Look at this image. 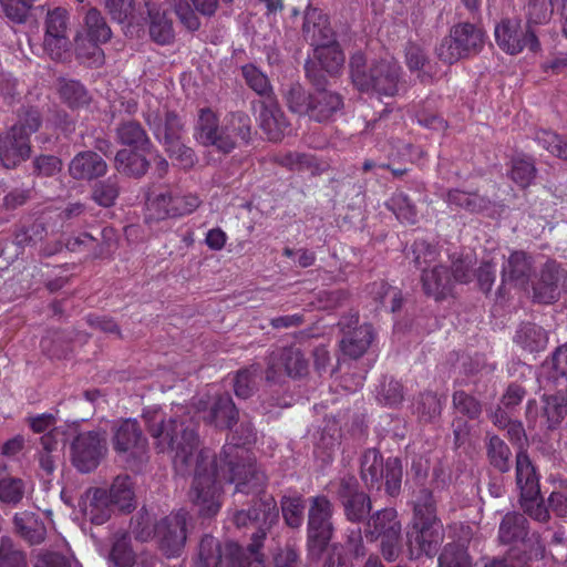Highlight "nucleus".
I'll use <instances>...</instances> for the list:
<instances>
[{"mask_svg":"<svg viewBox=\"0 0 567 567\" xmlns=\"http://www.w3.org/2000/svg\"><path fill=\"white\" fill-rule=\"evenodd\" d=\"M494 34L497 45L513 55L522 52L525 48H529L533 52L540 49L535 32L529 27L523 28L520 21L516 19H503L496 24Z\"/></svg>","mask_w":567,"mask_h":567,"instance_id":"obj_12","label":"nucleus"},{"mask_svg":"<svg viewBox=\"0 0 567 567\" xmlns=\"http://www.w3.org/2000/svg\"><path fill=\"white\" fill-rule=\"evenodd\" d=\"M82 511L92 524L102 525L107 522L114 511L107 497V489H89L82 499Z\"/></svg>","mask_w":567,"mask_h":567,"instance_id":"obj_20","label":"nucleus"},{"mask_svg":"<svg viewBox=\"0 0 567 567\" xmlns=\"http://www.w3.org/2000/svg\"><path fill=\"white\" fill-rule=\"evenodd\" d=\"M0 567H28L25 554L4 536L0 538Z\"/></svg>","mask_w":567,"mask_h":567,"instance_id":"obj_55","label":"nucleus"},{"mask_svg":"<svg viewBox=\"0 0 567 567\" xmlns=\"http://www.w3.org/2000/svg\"><path fill=\"white\" fill-rule=\"evenodd\" d=\"M150 18V35L152 40L161 45L169 44L174 39L172 21L166 17L165 11L157 8L153 1L145 2Z\"/></svg>","mask_w":567,"mask_h":567,"instance_id":"obj_28","label":"nucleus"},{"mask_svg":"<svg viewBox=\"0 0 567 567\" xmlns=\"http://www.w3.org/2000/svg\"><path fill=\"white\" fill-rule=\"evenodd\" d=\"M259 126L269 141H280L289 128V122L275 99L260 102Z\"/></svg>","mask_w":567,"mask_h":567,"instance_id":"obj_18","label":"nucleus"},{"mask_svg":"<svg viewBox=\"0 0 567 567\" xmlns=\"http://www.w3.org/2000/svg\"><path fill=\"white\" fill-rule=\"evenodd\" d=\"M395 533H401V524L394 508L379 511L368 520L365 535L371 540L391 536Z\"/></svg>","mask_w":567,"mask_h":567,"instance_id":"obj_24","label":"nucleus"},{"mask_svg":"<svg viewBox=\"0 0 567 567\" xmlns=\"http://www.w3.org/2000/svg\"><path fill=\"white\" fill-rule=\"evenodd\" d=\"M385 464L375 449L367 450L361 457V476L369 487H380L383 480Z\"/></svg>","mask_w":567,"mask_h":567,"instance_id":"obj_33","label":"nucleus"},{"mask_svg":"<svg viewBox=\"0 0 567 567\" xmlns=\"http://www.w3.org/2000/svg\"><path fill=\"white\" fill-rule=\"evenodd\" d=\"M333 505L323 495L310 498L308 511V548L312 556H320L333 535Z\"/></svg>","mask_w":567,"mask_h":567,"instance_id":"obj_8","label":"nucleus"},{"mask_svg":"<svg viewBox=\"0 0 567 567\" xmlns=\"http://www.w3.org/2000/svg\"><path fill=\"white\" fill-rule=\"evenodd\" d=\"M511 450L506 443L496 435H492L487 443V456L489 463L501 472L509 470Z\"/></svg>","mask_w":567,"mask_h":567,"instance_id":"obj_49","label":"nucleus"},{"mask_svg":"<svg viewBox=\"0 0 567 567\" xmlns=\"http://www.w3.org/2000/svg\"><path fill=\"white\" fill-rule=\"evenodd\" d=\"M308 371V361L298 348H282L269 355L266 379L278 382L281 377L300 378Z\"/></svg>","mask_w":567,"mask_h":567,"instance_id":"obj_13","label":"nucleus"},{"mask_svg":"<svg viewBox=\"0 0 567 567\" xmlns=\"http://www.w3.org/2000/svg\"><path fill=\"white\" fill-rule=\"evenodd\" d=\"M544 413L547 417L548 427H557L567 414V394L557 393L545 396Z\"/></svg>","mask_w":567,"mask_h":567,"instance_id":"obj_50","label":"nucleus"},{"mask_svg":"<svg viewBox=\"0 0 567 567\" xmlns=\"http://www.w3.org/2000/svg\"><path fill=\"white\" fill-rule=\"evenodd\" d=\"M148 165V161L145 156L133 151L121 150L115 156L116 169L128 176H143L147 172Z\"/></svg>","mask_w":567,"mask_h":567,"instance_id":"obj_36","label":"nucleus"},{"mask_svg":"<svg viewBox=\"0 0 567 567\" xmlns=\"http://www.w3.org/2000/svg\"><path fill=\"white\" fill-rule=\"evenodd\" d=\"M406 554L409 559H422V565L433 564V557L444 540V528L440 519L413 520L412 528L408 533Z\"/></svg>","mask_w":567,"mask_h":567,"instance_id":"obj_7","label":"nucleus"},{"mask_svg":"<svg viewBox=\"0 0 567 567\" xmlns=\"http://www.w3.org/2000/svg\"><path fill=\"white\" fill-rule=\"evenodd\" d=\"M453 406L457 413L471 420L477 419L482 413L480 401L463 390L454 392Z\"/></svg>","mask_w":567,"mask_h":567,"instance_id":"obj_58","label":"nucleus"},{"mask_svg":"<svg viewBox=\"0 0 567 567\" xmlns=\"http://www.w3.org/2000/svg\"><path fill=\"white\" fill-rule=\"evenodd\" d=\"M436 54L441 61L449 64H453L458 60L466 58L451 32L436 48Z\"/></svg>","mask_w":567,"mask_h":567,"instance_id":"obj_64","label":"nucleus"},{"mask_svg":"<svg viewBox=\"0 0 567 567\" xmlns=\"http://www.w3.org/2000/svg\"><path fill=\"white\" fill-rule=\"evenodd\" d=\"M527 534V519L524 515L508 513L503 517L498 529V538L503 544L523 543Z\"/></svg>","mask_w":567,"mask_h":567,"instance_id":"obj_31","label":"nucleus"},{"mask_svg":"<svg viewBox=\"0 0 567 567\" xmlns=\"http://www.w3.org/2000/svg\"><path fill=\"white\" fill-rule=\"evenodd\" d=\"M165 147L171 158L177 161L181 167L187 169L195 165L196 155L194 151L181 143L179 140L166 144Z\"/></svg>","mask_w":567,"mask_h":567,"instance_id":"obj_63","label":"nucleus"},{"mask_svg":"<svg viewBox=\"0 0 567 567\" xmlns=\"http://www.w3.org/2000/svg\"><path fill=\"white\" fill-rule=\"evenodd\" d=\"M238 411L228 394L220 395L213 403L206 421L218 429H228L236 423Z\"/></svg>","mask_w":567,"mask_h":567,"instance_id":"obj_32","label":"nucleus"},{"mask_svg":"<svg viewBox=\"0 0 567 567\" xmlns=\"http://www.w3.org/2000/svg\"><path fill=\"white\" fill-rule=\"evenodd\" d=\"M516 486L520 497L538 496L540 494L538 476L525 452H519L516 455Z\"/></svg>","mask_w":567,"mask_h":567,"instance_id":"obj_25","label":"nucleus"},{"mask_svg":"<svg viewBox=\"0 0 567 567\" xmlns=\"http://www.w3.org/2000/svg\"><path fill=\"white\" fill-rule=\"evenodd\" d=\"M359 317L352 315L350 318H344L339 322V326L344 331V336L340 341V348L344 355L351 359H358L365 353L370 347L374 332L369 323L357 326Z\"/></svg>","mask_w":567,"mask_h":567,"instance_id":"obj_14","label":"nucleus"},{"mask_svg":"<svg viewBox=\"0 0 567 567\" xmlns=\"http://www.w3.org/2000/svg\"><path fill=\"white\" fill-rule=\"evenodd\" d=\"M117 138L122 144L141 151H146L151 144L144 128L134 121L125 122L118 126Z\"/></svg>","mask_w":567,"mask_h":567,"instance_id":"obj_39","label":"nucleus"},{"mask_svg":"<svg viewBox=\"0 0 567 567\" xmlns=\"http://www.w3.org/2000/svg\"><path fill=\"white\" fill-rule=\"evenodd\" d=\"M476 265V258L471 255H458L452 257V279L453 281L466 284L473 278V269Z\"/></svg>","mask_w":567,"mask_h":567,"instance_id":"obj_57","label":"nucleus"},{"mask_svg":"<svg viewBox=\"0 0 567 567\" xmlns=\"http://www.w3.org/2000/svg\"><path fill=\"white\" fill-rule=\"evenodd\" d=\"M30 155V142L25 136L19 137L11 131L0 135V163L11 168L20 164Z\"/></svg>","mask_w":567,"mask_h":567,"instance_id":"obj_21","label":"nucleus"},{"mask_svg":"<svg viewBox=\"0 0 567 567\" xmlns=\"http://www.w3.org/2000/svg\"><path fill=\"white\" fill-rule=\"evenodd\" d=\"M106 432L91 430L80 432L70 445V456L73 466L81 473L94 471L107 454Z\"/></svg>","mask_w":567,"mask_h":567,"instance_id":"obj_9","label":"nucleus"},{"mask_svg":"<svg viewBox=\"0 0 567 567\" xmlns=\"http://www.w3.org/2000/svg\"><path fill=\"white\" fill-rule=\"evenodd\" d=\"M143 419L158 452L173 454L175 471L181 475L194 473L189 498L200 515L217 514L221 505L218 466L210 450H198L195 423L187 417L166 420L158 409L145 410Z\"/></svg>","mask_w":567,"mask_h":567,"instance_id":"obj_1","label":"nucleus"},{"mask_svg":"<svg viewBox=\"0 0 567 567\" xmlns=\"http://www.w3.org/2000/svg\"><path fill=\"white\" fill-rule=\"evenodd\" d=\"M107 497L112 506L121 512L130 513L135 509V491L131 477L116 476L107 491Z\"/></svg>","mask_w":567,"mask_h":567,"instance_id":"obj_27","label":"nucleus"},{"mask_svg":"<svg viewBox=\"0 0 567 567\" xmlns=\"http://www.w3.org/2000/svg\"><path fill=\"white\" fill-rule=\"evenodd\" d=\"M41 123L42 120L39 111L33 107H27L19 113L18 121L10 131L19 137L25 136L29 142L30 136L39 130Z\"/></svg>","mask_w":567,"mask_h":567,"instance_id":"obj_48","label":"nucleus"},{"mask_svg":"<svg viewBox=\"0 0 567 567\" xmlns=\"http://www.w3.org/2000/svg\"><path fill=\"white\" fill-rule=\"evenodd\" d=\"M69 12L64 8H54L50 10L45 18V35L49 41L64 43V35H68Z\"/></svg>","mask_w":567,"mask_h":567,"instance_id":"obj_40","label":"nucleus"},{"mask_svg":"<svg viewBox=\"0 0 567 567\" xmlns=\"http://www.w3.org/2000/svg\"><path fill=\"white\" fill-rule=\"evenodd\" d=\"M422 287L424 292L435 300L444 299L453 288V279L447 269L443 266H435L430 270H423Z\"/></svg>","mask_w":567,"mask_h":567,"instance_id":"obj_23","label":"nucleus"},{"mask_svg":"<svg viewBox=\"0 0 567 567\" xmlns=\"http://www.w3.org/2000/svg\"><path fill=\"white\" fill-rule=\"evenodd\" d=\"M24 495L23 481L7 475V466L0 464V501L7 504H18Z\"/></svg>","mask_w":567,"mask_h":567,"instance_id":"obj_42","label":"nucleus"},{"mask_svg":"<svg viewBox=\"0 0 567 567\" xmlns=\"http://www.w3.org/2000/svg\"><path fill=\"white\" fill-rule=\"evenodd\" d=\"M150 103L145 120L153 131L155 137L164 145L181 138L183 123L179 116L165 106L161 107Z\"/></svg>","mask_w":567,"mask_h":567,"instance_id":"obj_16","label":"nucleus"},{"mask_svg":"<svg viewBox=\"0 0 567 567\" xmlns=\"http://www.w3.org/2000/svg\"><path fill=\"white\" fill-rule=\"evenodd\" d=\"M383 478H385V489L391 496L399 494L402 481V466L399 458H388Z\"/></svg>","mask_w":567,"mask_h":567,"instance_id":"obj_62","label":"nucleus"},{"mask_svg":"<svg viewBox=\"0 0 567 567\" xmlns=\"http://www.w3.org/2000/svg\"><path fill=\"white\" fill-rule=\"evenodd\" d=\"M303 35L315 47L313 60L327 73L334 74L343 66L344 54L333 38L327 18L316 8H308L302 27Z\"/></svg>","mask_w":567,"mask_h":567,"instance_id":"obj_5","label":"nucleus"},{"mask_svg":"<svg viewBox=\"0 0 567 567\" xmlns=\"http://www.w3.org/2000/svg\"><path fill=\"white\" fill-rule=\"evenodd\" d=\"M239 547L229 543L221 547L220 543L210 535L202 538L197 567H244L237 555Z\"/></svg>","mask_w":567,"mask_h":567,"instance_id":"obj_15","label":"nucleus"},{"mask_svg":"<svg viewBox=\"0 0 567 567\" xmlns=\"http://www.w3.org/2000/svg\"><path fill=\"white\" fill-rule=\"evenodd\" d=\"M558 265L555 261L545 264L540 278L534 286V300L542 303L554 302L558 295Z\"/></svg>","mask_w":567,"mask_h":567,"instance_id":"obj_26","label":"nucleus"},{"mask_svg":"<svg viewBox=\"0 0 567 567\" xmlns=\"http://www.w3.org/2000/svg\"><path fill=\"white\" fill-rule=\"evenodd\" d=\"M85 33L90 42L105 43L112 37V31L102 13L91 8L84 17Z\"/></svg>","mask_w":567,"mask_h":567,"instance_id":"obj_37","label":"nucleus"},{"mask_svg":"<svg viewBox=\"0 0 567 567\" xmlns=\"http://www.w3.org/2000/svg\"><path fill=\"white\" fill-rule=\"evenodd\" d=\"M118 193L120 188L117 177L111 176L107 179L95 184L92 198L100 206L111 207L114 205Z\"/></svg>","mask_w":567,"mask_h":567,"instance_id":"obj_52","label":"nucleus"},{"mask_svg":"<svg viewBox=\"0 0 567 567\" xmlns=\"http://www.w3.org/2000/svg\"><path fill=\"white\" fill-rule=\"evenodd\" d=\"M386 207L393 212L399 220L406 224H415L417 212L415 205L403 192H395L386 202Z\"/></svg>","mask_w":567,"mask_h":567,"instance_id":"obj_43","label":"nucleus"},{"mask_svg":"<svg viewBox=\"0 0 567 567\" xmlns=\"http://www.w3.org/2000/svg\"><path fill=\"white\" fill-rule=\"evenodd\" d=\"M112 432L113 449L126 463L133 466L146 460L147 440L136 420H122Z\"/></svg>","mask_w":567,"mask_h":567,"instance_id":"obj_10","label":"nucleus"},{"mask_svg":"<svg viewBox=\"0 0 567 567\" xmlns=\"http://www.w3.org/2000/svg\"><path fill=\"white\" fill-rule=\"evenodd\" d=\"M17 532L30 544H40L44 540L47 529L37 516L29 512L18 513L13 517Z\"/></svg>","mask_w":567,"mask_h":567,"instance_id":"obj_34","label":"nucleus"},{"mask_svg":"<svg viewBox=\"0 0 567 567\" xmlns=\"http://www.w3.org/2000/svg\"><path fill=\"white\" fill-rule=\"evenodd\" d=\"M45 236V227L42 223H33L29 226L21 227L14 236V244L24 248L34 246Z\"/></svg>","mask_w":567,"mask_h":567,"instance_id":"obj_61","label":"nucleus"},{"mask_svg":"<svg viewBox=\"0 0 567 567\" xmlns=\"http://www.w3.org/2000/svg\"><path fill=\"white\" fill-rule=\"evenodd\" d=\"M172 192L164 190L147 197L145 220L147 223L172 218Z\"/></svg>","mask_w":567,"mask_h":567,"instance_id":"obj_38","label":"nucleus"},{"mask_svg":"<svg viewBox=\"0 0 567 567\" xmlns=\"http://www.w3.org/2000/svg\"><path fill=\"white\" fill-rule=\"evenodd\" d=\"M246 84L265 100L272 97V86L268 76L252 64L244 65L241 69Z\"/></svg>","mask_w":567,"mask_h":567,"instance_id":"obj_47","label":"nucleus"},{"mask_svg":"<svg viewBox=\"0 0 567 567\" xmlns=\"http://www.w3.org/2000/svg\"><path fill=\"white\" fill-rule=\"evenodd\" d=\"M59 93L61 99L70 107H81L86 105L90 101L87 91L79 81L65 79L60 80Z\"/></svg>","mask_w":567,"mask_h":567,"instance_id":"obj_44","label":"nucleus"},{"mask_svg":"<svg viewBox=\"0 0 567 567\" xmlns=\"http://www.w3.org/2000/svg\"><path fill=\"white\" fill-rule=\"evenodd\" d=\"M343 100L340 94L327 90H318L312 94L309 117L316 122H327L340 112Z\"/></svg>","mask_w":567,"mask_h":567,"instance_id":"obj_22","label":"nucleus"},{"mask_svg":"<svg viewBox=\"0 0 567 567\" xmlns=\"http://www.w3.org/2000/svg\"><path fill=\"white\" fill-rule=\"evenodd\" d=\"M286 101L291 112L309 116L312 94H308L301 85L292 84L286 92Z\"/></svg>","mask_w":567,"mask_h":567,"instance_id":"obj_53","label":"nucleus"},{"mask_svg":"<svg viewBox=\"0 0 567 567\" xmlns=\"http://www.w3.org/2000/svg\"><path fill=\"white\" fill-rule=\"evenodd\" d=\"M442 401L432 392H426L420 395L416 404L417 416L425 421H432L441 414Z\"/></svg>","mask_w":567,"mask_h":567,"instance_id":"obj_59","label":"nucleus"},{"mask_svg":"<svg viewBox=\"0 0 567 567\" xmlns=\"http://www.w3.org/2000/svg\"><path fill=\"white\" fill-rule=\"evenodd\" d=\"M465 56L477 53L484 44V32L472 23H458L451 31Z\"/></svg>","mask_w":567,"mask_h":567,"instance_id":"obj_30","label":"nucleus"},{"mask_svg":"<svg viewBox=\"0 0 567 567\" xmlns=\"http://www.w3.org/2000/svg\"><path fill=\"white\" fill-rule=\"evenodd\" d=\"M350 72L354 86L362 92L394 96L399 92L401 66L393 58H384L367 66L362 52H355L350 59Z\"/></svg>","mask_w":567,"mask_h":567,"instance_id":"obj_4","label":"nucleus"},{"mask_svg":"<svg viewBox=\"0 0 567 567\" xmlns=\"http://www.w3.org/2000/svg\"><path fill=\"white\" fill-rule=\"evenodd\" d=\"M303 503L301 497H284L281 501V511L284 518L292 528H298L303 522Z\"/></svg>","mask_w":567,"mask_h":567,"instance_id":"obj_60","label":"nucleus"},{"mask_svg":"<svg viewBox=\"0 0 567 567\" xmlns=\"http://www.w3.org/2000/svg\"><path fill=\"white\" fill-rule=\"evenodd\" d=\"M344 514L351 522H360L369 514L371 502L367 494L359 492L357 495L342 502Z\"/></svg>","mask_w":567,"mask_h":567,"instance_id":"obj_54","label":"nucleus"},{"mask_svg":"<svg viewBox=\"0 0 567 567\" xmlns=\"http://www.w3.org/2000/svg\"><path fill=\"white\" fill-rule=\"evenodd\" d=\"M259 372L260 369L257 365L237 372L234 378V391L238 398L247 399L252 394Z\"/></svg>","mask_w":567,"mask_h":567,"instance_id":"obj_56","label":"nucleus"},{"mask_svg":"<svg viewBox=\"0 0 567 567\" xmlns=\"http://www.w3.org/2000/svg\"><path fill=\"white\" fill-rule=\"evenodd\" d=\"M187 517L184 511L172 513L154 526V536L162 553L171 558L182 555L187 538Z\"/></svg>","mask_w":567,"mask_h":567,"instance_id":"obj_11","label":"nucleus"},{"mask_svg":"<svg viewBox=\"0 0 567 567\" xmlns=\"http://www.w3.org/2000/svg\"><path fill=\"white\" fill-rule=\"evenodd\" d=\"M530 271V258L523 251H514L503 266V281L515 282L516 285L524 287L528 281Z\"/></svg>","mask_w":567,"mask_h":567,"instance_id":"obj_29","label":"nucleus"},{"mask_svg":"<svg viewBox=\"0 0 567 567\" xmlns=\"http://www.w3.org/2000/svg\"><path fill=\"white\" fill-rule=\"evenodd\" d=\"M256 440V432L249 422H243L231 437V443L224 445L219 462L227 466L221 477L235 484L236 494L259 495L266 484V475L257 467L246 445ZM221 472L224 468L221 467Z\"/></svg>","mask_w":567,"mask_h":567,"instance_id":"obj_2","label":"nucleus"},{"mask_svg":"<svg viewBox=\"0 0 567 567\" xmlns=\"http://www.w3.org/2000/svg\"><path fill=\"white\" fill-rule=\"evenodd\" d=\"M195 140L205 147H213L223 154L248 144L251 140V120L241 111L229 112L221 120L209 107L198 111L194 126Z\"/></svg>","mask_w":567,"mask_h":567,"instance_id":"obj_3","label":"nucleus"},{"mask_svg":"<svg viewBox=\"0 0 567 567\" xmlns=\"http://www.w3.org/2000/svg\"><path fill=\"white\" fill-rule=\"evenodd\" d=\"M485 197L480 196L477 193L464 192L461 189H451L445 195V200L450 206L464 208L468 212H480L486 207Z\"/></svg>","mask_w":567,"mask_h":567,"instance_id":"obj_45","label":"nucleus"},{"mask_svg":"<svg viewBox=\"0 0 567 567\" xmlns=\"http://www.w3.org/2000/svg\"><path fill=\"white\" fill-rule=\"evenodd\" d=\"M106 162L95 152L85 151L76 154L69 164L70 175L79 181H92L105 175Z\"/></svg>","mask_w":567,"mask_h":567,"instance_id":"obj_19","label":"nucleus"},{"mask_svg":"<svg viewBox=\"0 0 567 567\" xmlns=\"http://www.w3.org/2000/svg\"><path fill=\"white\" fill-rule=\"evenodd\" d=\"M279 517L274 497L265 496L255 502L251 509L237 511L233 516V522L237 527L252 526L256 532L252 533V543L249 550L257 563H261L257 551L266 537L267 530L277 523Z\"/></svg>","mask_w":567,"mask_h":567,"instance_id":"obj_6","label":"nucleus"},{"mask_svg":"<svg viewBox=\"0 0 567 567\" xmlns=\"http://www.w3.org/2000/svg\"><path fill=\"white\" fill-rule=\"evenodd\" d=\"M536 166L532 157L517 155L512 159L511 178L519 187H528L536 177Z\"/></svg>","mask_w":567,"mask_h":567,"instance_id":"obj_41","label":"nucleus"},{"mask_svg":"<svg viewBox=\"0 0 567 567\" xmlns=\"http://www.w3.org/2000/svg\"><path fill=\"white\" fill-rule=\"evenodd\" d=\"M114 567H155L157 558L146 551L135 555L131 548V538L126 533H116L109 554Z\"/></svg>","mask_w":567,"mask_h":567,"instance_id":"obj_17","label":"nucleus"},{"mask_svg":"<svg viewBox=\"0 0 567 567\" xmlns=\"http://www.w3.org/2000/svg\"><path fill=\"white\" fill-rule=\"evenodd\" d=\"M515 342L528 352L543 351L548 342L547 332L535 323H523L516 332Z\"/></svg>","mask_w":567,"mask_h":567,"instance_id":"obj_35","label":"nucleus"},{"mask_svg":"<svg viewBox=\"0 0 567 567\" xmlns=\"http://www.w3.org/2000/svg\"><path fill=\"white\" fill-rule=\"evenodd\" d=\"M440 567H472L466 548L456 543L445 545L439 557Z\"/></svg>","mask_w":567,"mask_h":567,"instance_id":"obj_51","label":"nucleus"},{"mask_svg":"<svg viewBox=\"0 0 567 567\" xmlns=\"http://www.w3.org/2000/svg\"><path fill=\"white\" fill-rule=\"evenodd\" d=\"M414 517L413 520H433L436 516V506L432 492L427 488H420L413 495Z\"/></svg>","mask_w":567,"mask_h":567,"instance_id":"obj_46","label":"nucleus"}]
</instances>
